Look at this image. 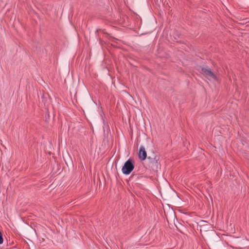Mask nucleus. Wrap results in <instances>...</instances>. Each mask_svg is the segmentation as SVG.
I'll list each match as a JSON object with an SVG mask.
<instances>
[{
    "label": "nucleus",
    "mask_w": 249,
    "mask_h": 249,
    "mask_svg": "<svg viewBox=\"0 0 249 249\" xmlns=\"http://www.w3.org/2000/svg\"><path fill=\"white\" fill-rule=\"evenodd\" d=\"M134 168V161L132 159H129L124 163L122 167V171L124 175H129Z\"/></svg>",
    "instance_id": "1"
},
{
    "label": "nucleus",
    "mask_w": 249,
    "mask_h": 249,
    "mask_svg": "<svg viewBox=\"0 0 249 249\" xmlns=\"http://www.w3.org/2000/svg\"><path fill=\"white\" fill-rule=\"evenodd\" d=\"M201 72L209 79L218 81V79L216 76L214 74V73L210 69L202 68Z\"/></svg>",
    "instance_id": "2"
},
{
    "label": "nucleus",
    "mask_w": 249,
    "mask_h": 249,
    "mask_svg": "<svg viewBox=\"0 0 249 249\" xmlns=\"http://www.w3.org/2000/svg\"><path fill=\"white\" fill-rule=\"evenodd\" d=\"M139 158L141 160H144L147 158V153L145 148L143 146H141L140 147L139 152Z\"/></svg>",
    "instance_id": "3"
},
{
    "label": "nucleus",
    "mask_w": 249,
    "mask_h": 249,
    "mask_svg": "<svg viewBox=\"0 0 249 249\" xmlns=\"http://www.w3.org/2000/svg\"><path fill=\"white\" fill-rule=\"evenodd\" d=\"M3 242L2 234L1 231H0V244H2Z\"/></svg>",
    "instance_id": "4"
}]
</instances>
